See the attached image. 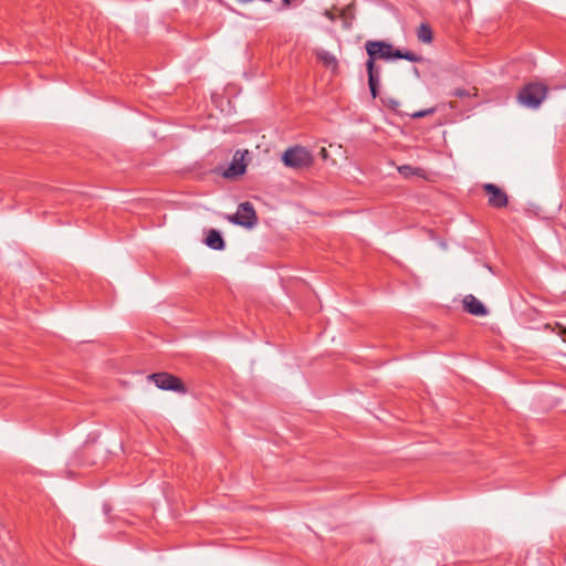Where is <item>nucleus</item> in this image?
Returning <instances> with one entry per match:
<instances>
[{
  "label": "nucleus",
  "instance_id": "1",
  "mask_svg": "<svg viewBox=\"0 0 566 566\" xmlns=\"http://www.w3.org/2000/svg\"><path fill=\"white\" fill-rule=\"evenodd\" d=\"M547 96V86L543 83L531 82L525 84L517 94L518 102L528 107L537 108Z\"/></svg>",
  "mask_w": 566,
  "mask_h": 566
},
{
  "label": "nucleus",
  "instance_id": "16",
  "mask_svg": "<svg viewBox=\"0 0 566 566\" xmlns=\"http://www.w3.org/2000/svg\"><path fill=\"white\" fill-rule=\"evenodd\" d=\"M454 95L459 96V97H462V96H467L468 94H467V92L464 90H457L454 92Z\"/></svg>",
  "mask_w": 566,
  "mask_h": 566
},
{
  "label": "nucleus",
  "instance_id": "12",
  "mask_svg": "<svg viewBox=\"0 0 566 566\" xmlns=\"http://www.w3.org/2000/svg\"><path fill=\"white\" fill-rule=\"evenodd\" d=\"M394 59H403L410 62H420L422 57L411 51H401L399 49L395 50Z\"/></svg>",
  "mask_w": 566,
  "mask_h": 566
},
{
  "label": "nucleus",
  "instance_id": "5",
  "mask_svg": "<svg viewBox=\"0 0 566 566\" xmlns=\"http://www.w3.org/2000/svg\"><path fill=\"white\" fill-rule=\"evenodd\" d=\"M368 60L375 63L377 59H394L395 49L385 41H367L365 44Z\"/></svg>",
  "mask_w": 566,
  "mask_h": 566
},
{
  "label": "nucleus",
  "instance_id": "17",
  "mask_svg": "<svg viewBox=\"0 0 566 566\" xmlns=\"http://www.w3.org/2000/svg\"><path fill=\"white\" fill-rule=\"evenodd\" d=\"M297 0H282V3H283V7L284 8H287L290 7L292 3L296 2Z\"/></svg>",
  "mask_w": 566,
  "mask_h": 566
},
{
  "label": "nucleus",
  "instance_id": "6",
  "mask_svg": "<svg viewBox=\"0 0 566 566\" xmlns=\"http://www.w3.org/2000/svg\"><path fill=\"white\" fill-rule=\"evenodd\" d=\"M247 154L248 150H237L229 167L221 172L222 177L226 179H233L243 175L247 170V164L244 163V157Z\"/></svg>",
  "mask_w": 566,
  "mask_h": 566
},
{
  "label": "nucleus",
  "instance_id": "7",
  "mask_svg": "<svg viewBox=\"0 0 566 566\" xmlns=\"http://www.w3.org/2000/svg\"><path fill=\"white\" fill-rule=\"evenodd\" d=\"M483 190L489 195V205L492 208L501 209L507 206L509 197L504 190L494 184H484Z\"/></svg>",
  "mask_w": 566,
  "mask_h": 566
},
{
  "label": "nucleus",
  "instance_id": "15",
  "mask_svg": "<svg viewBox=\"0 0 566 566\" xmlns=\"http://www.w3.org/2000/svg\"><path fill=\"white\" fill-rule=\"evenodd\" d=\"M436 112H437L436 107H430V108H427V109L415 112L410 116L412 118H421V117H424V116H428V115H432Z\"/></svg>",
  "mask_w": 566,
  "mask_h": 566
},
{
  "label": "nucleus",
  "instance_id": "14",
  "mask_svg": "<svg viewBox=\"0 0 566 566\" xmlns=\"http://www.w3.org/2000/svg\"><path fill=\"white\" fill-rule=\"evenodd\" d=\"M319 59L327 65H333V66H336L337 65V61L336 59L329 54L328 52H323L319 54Z\"/></svg>",
  "mask_w": 566,
  "mask_h": 566
},
{
  "label": "nucleus",
  "instance_id": "9",
  "mask_svg": "<svg viewBox=\"0 0 566 566\" xmlns=\"http://www.w3.org/2000/svg\"><path fill=\"white\" fill-rule=\"evenodd\" d=\"M464 310L475 316H485L488 314L486 307L472 294H469L463 300Z\"/></svg>",
  "mask_w": 566,
  "mask_h": 566
},
{
  "label": "nucleus",
  "instance_id": "11",
  "mask_svg": "<svg viewBox=\"0 0 566 566\" xmlns=\"http://www.w3.org/2000/svg\"><path fill=\"white\" fill-rule=\"evenodd\" d=\"M417 38L420 42L430 43L433 39L432 29L427 23H421L417 30Z\"/></svg>",
  "mask_w": 566,
  "mask_h": 566
},
{
  "label": "nucleus",
  "instance_id": "13",
  "mask_svg": "<svg viewBox=\"0 0 566 566\" xmlns=\"http://www.w3.org/2000/svg\"><path fill=\"white\" fill-rule=\"evenodd\" d=\"M418 170L417 168H413L409 165H403V166H400L398 167V171L400 172V175H402L403 177H410L412 175H417L418 174Z\"/></svg>",
  "mask_w": 566,
  "mask_h": 566
},
{
  "label": "nucleus",
  "instance_id": "8",
  "mask_svg": "<svg viewBox=\"0 0 566 566\" xmlns=\"http://www.w3.org/2000/svg\"><path fill=\"white\" fill-rule=\"evenodd\" d=\"M366 69L368 73V86L373 98H376L379 94L378 86L380 83V67L371 61L366 62Z\"/></svg>",
  "mask_w": 566,
  "mask_h": 566
},
{
  "label": "nucleus",
  "instance_id": "2",
  "mask_svg": "<svg viewBox=\"0 0 566 566\" xmlns=\"http://www.w3.org/2000/svg\"><path fill=\"white\" fill-rule=\"evenodd\" d=\"M282 161L286 167L302 169L313 164V155L305 147L294 146L283 153Z\"/></svg>",
  "mask_w": 566,
  "mask_h": 566
},
{
  "label": "nucleus",
  "instance_id": "18",
  "mask_svg": "<svg viewBox=\"0 0 566 566\" xmlns=\"http://www.w3.org/2000/svg\"><path fill=\"white\" fill-rule=\"evenodd\" d=\"M559 334L563 337V340L566 343V327H560Z\"/></svg>",
  "mask_w": 566,
  "mask_h": 566
},
{
  "label": "nucleus",
  "instance_id": "4",
  "mask_svg": "<svg viewBox=\"0 0 566 566\" xmlns=\"http://www.w3.org/2000/svg\"><path fill=\"white\" fill-rule=\"evenodd\" d=\"M155 385L163 390H172L176 392H186V387L180 378L168 373H155L148 377Z\"/></svg>",
  "mask_w": 566,
  "mask_h": 566
},
{
  "label": "nucleus",
  "instance_id": "3",
  "mask_svg": "<svg viewBox=\"0 0 566 566\" xmlns=\"http://www.w3.org/2000/svg\"><path fill=\"white\" fill-rule=\"evenodd\" d=\"M229 220L234 224L253 228L258 222V217L253 205L245 201L239 205L237 213L230 216Z\"/></svg>",
  "mask_w": 566,
  "mask_h": 566
},
{
  "label": "nucleus",
  "instance_id": "10",
  "mask_svg": "<svg viewBox=\"0 0 566 566\" xmlns=\"http://www.w3.org/2000/svg\"><path fill=\"white\" fill-rule=\"evenodd\" d=\"M206 244L213 250H223L224 249V240L221 237V233L218 230L211 229L208 231L206 240Z\"/></svg>",
  "mask_w": 566,
  "mask_h": 566
}]
</instances>
